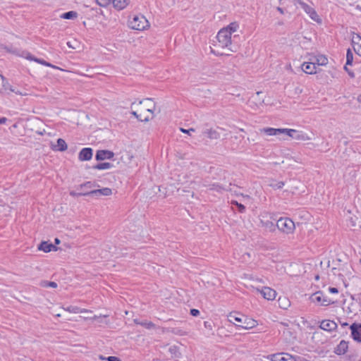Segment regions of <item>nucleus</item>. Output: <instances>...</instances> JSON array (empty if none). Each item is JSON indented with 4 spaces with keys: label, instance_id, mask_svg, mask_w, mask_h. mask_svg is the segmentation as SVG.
Segmentation results:
<instances>
[{
    "label": "nucleus",
    "instance_id": "2eb2a0df",
    "mask_svg": "<svg viewBox=\"0 0 361 361\" xmlns=\"http://www.w3.org/2000/svg\"><path fill=\"white\" fill-rule=\"evenodd\" d=\"M295 5L297 6H299L301 8H302L307 13H308L310 15H314L315 16H317V13H316V11L310 6L307 5L302 1L296 0Z\"/></svg>",
    "mask_w": 361,
    "mask_h": 361
},
{
    "label": "nucleus",
    "instance_id": "338daca9",
    "mask_svg": "<svg viewBox=\"0 0 361 361\" xmlns=\"http://www.w3.org/2000/svg\"><path fill=\"white\" fill-rule=\"evenodd\" d=\"M260 94H262V92H256L257 96H259Z\"/></svg>",
    "mask_w": 361,
    "mask_h": 361
},
{
    "label": "nucleus",
    "instance_id": "f257e3e1",
    "mask_svg": "<svg viewBox=\"0 0 361 361\" xmlns=\"http://www.w3.org/2000/svg\"><path fill=\"white\" fill-rule=\"evenodd\" d=\"M261 133H264L267 135H281L286 134L290 137L292 139L296 140H308L310 138L308 135L302 131L296 130L294 129L288 128H264L260 130Z\"/></svg>",
    "mask_w": 361,
    "mask_h": 361
},
{
    "label": "nucleus",
    "instance_id": "ea45409f",
    "mask_svg": "<svg viewBox=\"0 0 361 361\" xmlns=\"http://www.w3.org/2000/svg\"><path fill=\"white\" fill-rule=\"evenodd\" d=\"M352 44L357 45V47L361 44V37L359 35H356L352 39Z\"/></svg>",
    "mask_w": 361,
    "mask_h": 361
},
{
    "label": "nucleus",
    "instance_id": "423d86ee",
    "mask_svg": "<svg viewBox=\"0 0 361 361\" xmlns=\"http://www.w3.org/2000/svg\"><path fill=\"white\" fill-rule=\"evenodd\" d=\"M350 337L353 341L361 343V323L353 322L350 325Z\"/></svg>",
    "mask_w": 361,
    "mask_h": 361
},
{
    "label": "nucleus",
    "instance_id": "13d9d810",
    "mask_svg": "<svg viewBox=\"0 0 361 361\" xmlns=\"http://www.w3.org/2000/svg\"><path fill=\"white\" fill-rule=\"evenodd\" d=\"M155 109V104H153V107L151 109H147V111L149 112H151L152 114L154 113V110Z\"/></svg>",
    "mask_w": 361,
    "mask_h": 361
},
{
    "label": "nucleus",
    "instance_id": "bb28decb",
    "mask_svg": "<svg viewBox=\"0 0 361 361\" xmlns=\"http://www.w3.org/2000/svg\"><path fill=\"white\" fill-rule=\"evenodd\" d=\"M314 63L316 66H326L328 63V59L324 55H319Z\"/></svg>",
    "mask_w": 361,
    "mask_h": 361
},
{
    "label": "nucleus",
    "instance_id": "bf43d9fd",
    "mask_svg": "<svg viewBox=\"0 0 361 361\" xmlns=\"http://www.w3.org/2000/svg\"><path fill=\"white\" fill-rule=\"evenodd\" d=\"M152 99L151 98H146V99H144L143 100H140L139 102H138V105L140 104H142V103L144 102V101H152Z\"/></svg>",
    "mask_w": 361,
    "mask_h": 361
},
{
    "label": "nucleus",
    "instance_id": "de8ad7c7",
    "mask_svg": "<svg viewBox=\"0 0 361 361\" xmlns=\"http://www.w3.org/2000/svg\"><path fill=\"white\" fill-rule=\"evenodd\" d=\"M180 131L184 133H187L188 135H191V132H195V129L194 128H189V129H184L183 128H180Z\"/></svg>",
    "mask_w": 361,
    "mask_h": 361
},
{
    "label": "nucleus",
    "instance_id": "0e129e2a",
    "mask_svg": "<svg viewBox=\"0 0 361 361\" xmlns=\"http://www.w3.org/2000/svg\"><path fill=\"white\" fill-rule=\"evenodd\" d=\"M277 9H278V11H279V12H281V13H283V8H281V7H278V8H277Z\"/></svg>",
    "mask_w": 361,
    "mask_h": 361
},
{
    "label": "nucleus",
    "instance_id": "f704fd0d",
    "mask_svg": "<svg viewBox=\"0 0 361 361\" xmlns=\"http://www.w3.org/2000/svg\"><path fill=\"white\" fill-rule=\"evenodd\" d=\"M283 353H276V354H272V355H270L268 358H269L271 360V361H281V359H282V355H283Z\"/></svg>",
    "mask_w": 361,
    "mask_h": 361
},
{
    "label": "nucleus",
    "instance_id": "8fccbe9b",
    "mask_svg": "<svg viewBox=\"0 0 361 361\" xmlns=\"http://www.w3.org/2000/svg\"><path fill=\"white\" fill-rule=\"evenodd\" d=\"M204 326L206 329H208L209 330H212V322H208V321H205L204 322Z\"/></svg>",
    "mask_w": 361,
    "mask_h": 361
},
{
    "label": "nucleus",
    "instance_id": "5fc2aeb1",
    "mask_svg": "<svg viewBox=\"0 0 361 361\" xmlns=\"http://www.w3.org/2000/svg\"><path fill=\"white\" fill-rule=\"evenodd\" d=\"M46 63L47 65H45V66H47V67H51L53 68H56V69H59V68L54 65H52L51 63H50L49 62L47 61H46Z\"/></svg>",
    "mask_w": 361,
    "mask_h": 361
},
{
    "label": "nucleus",
    "instance_id": "c03bdc74",
    "mask_svg": "<svg viewBox=\"0 0 361 361\" xmlns=\"http://www.w3.org/2000/svg\"><path fill=\"white\" fill-rule=\"evenodd\" d=\"M348 65H346V63H345L343 68L347 72V73L348 74V75L350 78H354L355 76V73L351 69L348 68Z\"/></svg>",
    "mask_w": 361,
    "mask_h": 361
},
{
    "label": "nucleus",
    "instance_id": "58836bf2",
    "mask_svg": "<svg viewBox=\"0 0 361 361\" xmlns=\"http://www.w3.org/2000/svg\"><path fill=\"white\" fill-rule=\"evenodd\" d=\"M87 191H84V192H77L75 191H71L70 192V195L72 196V197H81V196H86L87 197Z\"/></svg>",
    "mask_w": 361,
    "mask_h": 361
},
{
    "label": "nucleus",
    "instance_id": "864d4df0",
    "mask_svg": "<svg viewBox=\"0 0 361 361\" xmlns=\"http://www.w3.org/2000/svg\"><path fill=\"white\" fill-rule=\"evenodd\" d=\"M329 291L331 293L336 294V293H338V289L337 288H335V287H329Z\"/></svg>",
    "mask_w": 361,
    "mask_h": 361
},
{
    "label": "nucleus",
    "instance_id": "09e8293b",
    "mask_svg": "<svg viewBox=\"0 0 361 361\" xmlns=\"http://www.w3.org/2000/svg\"><path fill=\"white\" fill-rule=\"evenodd\" d=\"M106 360L107 361H121V359L116 356H109Z\"/></svg>",
    "mask_w": 361,
    "mask_h": 361
},
{
    "label": "nucleus",
    "instance_id": "4d7b16f0",
    "mask_svg": "<svg viewBox=\"0 0 361 361\" xmlns=\"http://www.w3.org/2000/svg\"><path fill=\"white\" fill-rule=\"evenodd\" d=\"M310 18H311L312 20H315V21H317V22H318V21H319V20H319V18H318V16H315L314 15H310Z\"/></svg>",
    "mask_w": 361,
    "mask_h": 361
},
{
    "label": "nucleus",
    "instance_id": "9d476101",
    "mask_svg": "<svg viewBox=\"0 0 361 361\" xmlns=\"http://www.w3.org/2000/svg\"><path fill=\"white\" fill-rule=\"evenodd\" d=\"M337 327V324L329 319H324L322 321L319 325L320 329L329 332L336 330Z\"/></svg>",
    "mask_w": 361,
    "mask_h": 361
},
{
    "label": "nucleus",
    "instance_id": "6e6d98bb",
    "mask_svg": "<svg viewBox=\"0 0 361 361\" xmlns=\"http://www.w3.org/2000/svg\"><path fill=\"white\" fill-rule=\"evenodd\" d=\"M7 118L6 117H0V124H4L7 121Z\"/></svg>",
    "mask_w": 361,
    "mask_h": 361
},
{
    "label": "nucleus",
    "instance_id": "aec40b11",
    "mask_svg": "<svg viewBox=\"0 0 361 361\" xmlns=\"http://www.w3.org/2000/svg\"><path fill=\"white\" fill-rule=\"evenodd\" d=\"M204 133L207 134L209 139L217 140L220 137V133L215 129H207L204 131Z\"/></svg>",
    "mask_w": 361,
    "mask_h": 361
},
{
    "label": "nucleus",
    "instance_id": "473e14b6",
    "mask_svg": "<svg viewBox=\"0 0 361 361\" xmlns=\"http://www.w3.org/2000/svg\"><path fill=\"white\" fill-rule=\"evenodd\" d=\"M97 186V184L94 183V182H92V181H87L84 183H82L79 185V188L81 190H83V189H90V188H92L93 187H96Z\"/></svg>",
    "mask_w": 361,
    "mask_h": 361
},
{
    "label": "nucleus",
    "instance_id": "2f4dec72",
    "mask_svg": "<svg viewBox=\"0 0 361 361\" xmlns=\"http://www.w3.org/2000/svg\"><path fill=\"white\" fill-rule=\"evenodd\" d=\"M231 204L235 205L237 208V210L240 213H244L245 212V209H246L245 206L244 204H243L242 203H239L236 200H232Z\"/></svg>",
    "mask_w": 361,
    "mask_h": 361
},
{
    "label": "nucleus",
    "instance_id": "680f3d73",
    "mask_svg": "<svg viewBox=\"0 0 361 361\" xmlns=\"http://www.w3.org/2000/svg\"><path fill=\"white\" fill-rule=\"evenodd\" d=\"M357 101L359 102V103H361V94L358 95L357 97Z\"/></svg>",
    "mask_w": 361,
    "mask_h": 361
},
{
    "label": "nucleus",
    "instance_id": "72a5a7b5",
    "mask_svg": "<svg viewBox=\"0 0 361 361\" xmlns=\"http://www.w3.org/2000/svg\"><path fill=\"white\" fill-rule=\"evenodd\" d=\"M41 286L44 288L51 287V288H56L58 286V285L56 282L48 281H42L41 282Z\"/></svg>",
    "mask_w": 361,
    "mask_h": 361
},
{
    "label": "nucleus",
    "instance_id": "c756f323",
    "mask_svg": "<svg viewBox=\"0 0 361 361\" xmlns=\"http://www.w3.org/2000/svg\"><path fill=\"white\" fill-rule=\"evenodd\" d=\"M239 25L237 22L231 23L227 27H224L223 29H226V30L229 31L230 35H231L233 32H235L238 28Z\"/></svg>",
    "mask_w": 361,
    "mask_h": 361
},
{
    "label": "nucleus",
    "instance_id": "7ed1b4c3",
    "mask_svg": "<svg viewBox=\"0 0 361 361\" xmlns=\"http://www.w3.org/2000/svg\"><path fill=\"white\" fill-rule=\"evenodd\" d=\"M128 25L131 29L144 30L149 26L148 20L142 15H135L132 20L128 21Z\"/></svg>",
    "mask_w": 361,
    "mask_h": 361
},
{
    "label": "nucleus",
    "instance_id": "c9c22d12",
    "mask_svg": "<svg viewBox=\"0 0 361 361\" xmlns=\"http://www.w3.org/2000/svg\"><path fill=\"white\" fill-rule=\"evenodd\" d=\"M131 114L140 121L141 122H148L149 121V118L148 116L145 118H141V115L137 114V113L135 111H133Z\"/></svg>",
    "mask_w": 361,
    "mask_h": 361
},
{
    "label": "nucleus",
    "instance_id": "4468645a",
    "mask_svg": "<svg viewBox=\"0 0 361 361\" xmlns=\"http://www.w3.org/2000/svg\"><path fill=\"white\" fill-rule=\"evenodd\" d=\"M38 250H42L44 252H49L51 250L56 251L58 250V247L52 244L51 243H49L48 241H42L38 245Z\"/></svg>",
    "mask_w": 361,
    "mask_h": 361
},
{
    "label": "nucleus",
    "instance_id": "774afa93",
    "mask_svg": "<svg viewBox=\"0 0 361 361\" xmlns=\"http://www.w3.org/2000/svg\"><path fill=\"white\" fill-rule=\"evenodd\" d=\"M11 89H18L16 87L11 85Z\"/></svg>",
    "mask_w": 361,
    "mask_h": 361
},
{
    "label": "nucleus",
    "instance_id": "1a4fd4ad",
    "mask_svg": "<svg viewBox=\"0 0 361 361\" xmlns=\"http://www.w3.org/2000/svg\"><path fill=\"white\" fill-rule=\"evenodd\" d=\"M93 149L91 147L82 148L79 154L78 159L81 161H89L92 158Z\"/></svg>",
    "mask_w": 361,
    "mask_h": 361
},
{
    "label": "nucleus",
    "instance_id": "7c9ffc66",
    "mask_svg": "<svg viewBox=\"0 0 361 361\" xmlns=\"http://www.w3.org/2000/svg\"><path fill=\"white\" fill-rule=\"evenodd\" d=\"M353 63V54L352 50L348 48L346 51V65L352 66Z\"/></svg>",
    "mask_w": 361,
    "mask_h": 361
},
{
    "label": "nucleus",
    "instance_id": "4c0bfd02",
    "mask_svg": "<svg viewBox=\"0 0 361 361\" xmlns=\"http://www.w3.org/2000/svg\"><path fill=\"white\" fill-rule=\"evenodd\" d=\"M173 334L178 336L186 335V332L179 328H173L171 331Z\"/></svg>",
    "mask_w": 361,
    "mask_h": 361
},
{
    "label": "nucleus",
    "instance_id": "0eeeda50",
    "mask_svg": "<svg viewBox=\"0 0 361 361\" xmlns=\"http://www.w3.org/2000/svg\"><path fill=\"white\" fill-rule=\"evenodd\" d=\"M112 194V190L109 188H103L102 189H96L87 191V197L109 196Z\"/></svg>",
    "mask_w": 361,
    "mask_h": 361
},
{
    "label": "nucleus",
    "instance_id": "c85d7f7f",
    "mask_svg": "<svg viewBox=\"0 0 361 361\" xmlns=\"http://www.w3.org/2000/svg\"><path fill=\"white\" fill-rule=\"evenodd\" d=\"M169 353L171 355L172 357L178 358L181 356V353L180 352L179 347L176 345H172L169 348Z\"/></svg>",
    "mask_w": 361,
    "mask_h": 361
},
{
    "label": "nucleus",
    "instance_id": "393cba45",
    "mask_svg": "<svg viewBox=\"0 0 361 361\" xmlns=\"http://www.w3.org/2000/svg\"><path fill=\"white\" fill-rule=\"evenodd\" d=\"M323 297V292L319 290L317 291L316 293H313L310 299L312 302H321L322 298Z\"/></svg>",
    "mask_w": 361,
    "mask_h": 361
},
{
    "label": "nucleus",
    "instance_id": "69168bd1",
    "mask_svg": "<svg viewBox=\"0 0 361 361\" xmlns=\"http://www.w3.org/2000/svg\"><path fill=\"white\" fill-rule=\"evenodd\" d=\"M314 279H315L316 281H318L319 279V275H316Z\"/></svg>",
    "mask_w": 361,
    "mask_h": 361
},
{
    "label": "nucleus",
    "instance_id": "6e6552de",
    "mask_svg": "<svg viewBox=\"0 0 361 361\" xmlns=\"http://www.w3.org/2000/svg\"><path fill=\"white\" fill-rule=\"evenodd\" d=\"M114 157V153L112 151L107 149H99L96 152L95 159L98 161H100L105 159H112Z\"/></svg>",
    "mask_w": 361,
    "mask_h": 361
},
{
    "label": "nucleus",
    "instance_id": "6ab92c4d",
    "mask_svg": "<svg viewBox=\"0 0 361 361\" xmlns=\"http://www.w3.org/2000/svg\"><path fill=\"white\" fill-rule=\"evenodd\" d=\"M130 0H113L114 7L118 11L124 9L129 4Z\"/></svg>",
    "mask_w": 361,
    "mask_h": 361
},
{
    "label": "nucleus",
    "instance_id": "a18cd8bd",
    "mask_svg": "<svg viewBox=\"0 0 361 361\" xmlns=\"http://www.w3.org/2000/svg\"><path fill=\"white\" fill-rule=\"evenodd\" d=\"M322 305L323 306H327L331 303H334V302H331V300L326 296L324 295L322 298Z\"/></svg>",
    "mask_w": 361,
    "mask_h": 361
},
{
    "label": "nucleus",
    "instance_id": "49530a36",
    "mask_svg": "<svg viewBox=\"0 0 361 361\" xmlns=\"http://www.w3.org/2000/svg\"><path fill=\"white\" fill-rule=\"evenodd\" d=\"M190 314L193 317H197L200 312L197 309H190Z\"/></svg>",
    "mask_w": 361,
    "mask_h": 361
},
{
    "label": "nucleus",
    "instance_id": "a19ab883",
    "mask_svg": "<svg viewBox=\"0 0 361 361\" xmlns=\"http://www.w3.org/2000/svg\"><path fill=\"white\" fill-rule=\"evenodd\" d=\"M358 355L357 353H350L346 356L347 361H357Z\"/></svg>",
    "mask_w": 361,
    "mask_h": 361
},
{
    "label": "nucleus",
    "instance_id": "cd10ccee",
    "mask_svg": "<svg viewBox=\"0 0 361 361\" xmlns=\"http://www.w3.org/2000/svg\"><path fill=\"white\" fill-rule=\"evenodd\" d=\"M279 306L283 310H286L290 306V301L286 297H279Z\"/></svg>",
    "mask_w": 361,
    "mask_h": 361
},
{
    "label": "nucleus",
    "instance_id": "603ef678",
    "mask_svg": "<svg viewBox=\"0 0 361 361\" xmlns=\"http://www.w3.org/2000/svg\"><path fill=\"white\" fill-rule=\"evenodd\" d=\"M35 62H37V63H39V64H42V65H43V66L47 65V63H46V61H45V60H44V59H39V58H37V57H36V59H35Z\"/></svg>",
    "mask_w": 361,
    "mask_h": 361
},
{
    "label": "nucleus",
    "instance_id": "9b49d317",
    "mask_svg": "<svg viewBox=\"0 0 361 361\" xmlns=\"http://www.w3.org/2000/svg\"><path fill=\"white\" fill-rule=\"evenodd\" d=\"M348 350V342L341 340L337 346L334 348V353L337 355H343Z\"/></svg>",
    "mask_w": 361,
    "mask_h": 361
},
{
    "label": "nucleus",
    "instance_id": "3c124183",
    "mask_svg": "<svg viewBox=\"0 0 361 361\" xmlns=\"http://www.w3.org/2000/svg\"><path fill=\"white\" fill-rule=\"evenodd\" d=\"M353 49L357 55L361 56V44L357 47H353Z\"/></svg>",
    "mask_w": 361,
    "mask_h": 361
},
{
    "label": "nucleus",
    "instance_id": "5701e85b",
    "mask_svg": "<svg viewBox=\"0 0 361 361\" xmlns=\"http://www.w3.org/2000/svg\"><path fill=\"white\" fill-rule=\"evenodd\" d=\"M78 13L75 11H70L68 12H65L61 15V18L66 20H73L78 17Z\"/></svg>",
    "mask_w": 361,
    "mask_h": 361
},
{
    "label": "nucleus",
    "instance_id": "a878e982",
    "mask_svg": "<svg viewBox=\"0 0 361 361\" xmlns=\"http://www.w3.org/2000/svg\"><path fill=\"white\" fill-rule=\"evenodd\" d=\"M281 361H298V360H301L300 357L294 356L287 353H283Z\"/></svg>",
    "mask_w": 361,
    "mask_h": 361
},
{
    "label": "nucleus",
    "instance_id": "20e7f679",
    "mask_svg": "<svg viewBox=\"0 0 361 361\" xmlns=\"http://www.w3.org/2000/svg\"><path fill=\"white\" fill-rule=\"evenodd\" d=\"M276 228L284 233L290 234L293 233L295 226L294 222L290 218L281 217L276 221Z\"/></svg>",
    "mask_w": 361,
    "mask_h": 361
},
{
    "label": "nucleus",
    "instance_id": "f03ea898",
    "mask_svg": "<svg viewBox=\"0 0 361 361\" xmlns=\"http://www.w3.org/2000/svg\"><path fill=\"white\" fill-rule=\"evenodd\" d=\"M228 318L230 322H236L239 323L235 324L238 329H251L258 325L256 320L239 312H231Z\"/></svg>",
    "mask_w": 361,
    "mask_h": 361
},
{
    "label": "nucleus",
    "instance_id": "e2e57ef3",
    "mask_svg": "<svg viewBox=\"0 0 361 361\" xmlns=\"http://www.w3.org/2000/svg\"><path fill=\"white\" fill-rule=\"evenodd\" d=\"M341 325L342 326H348V322L341 323Z\"/></svg>",
    "mask_w": 361,
    "mask_h": 361
},
{
    "label": "nucleus",
    "instance_id": "b1692460",
    "mask_svg": "<svg viewBox=\"0 0 361 361\" xmlns=\"http://www.w3.org/2000/svg\"><path fill=\"white\" fill-rule=\"evenodd\" d=\"M209 189L211 190H215V191H217L219 192H221L223 190H228V188H229V186L228 188H226V186H224V185L219 184V183H212V184L209 185Z\"/></svg>",
    "mask_w": 361,
    "mask_h": 361
},
{
    "label": "nucleus",
    "instance_id": "37998d69",
    "mask_svg": "<svg viewBox=\"0 0 361 361\" xmlns=\"http://www.w3.org/2000/svg\"><path fill=\"white\" fill-rule=\"evenodd\" d=\"M26 59H28V60H30V61H35L36 59V57L35 56H33L32 54H31L30 52L28 51H25L23 52V55Z\"/></svg>",
    "mask_w": 361,
    "mask_h": 361
},
{
    "label": "nucleus",
    "instance_id": "4be33fe9",
    "mask_svg": "<svg viewBox=\"0 0 361 361\" xmlns=\"http://www.w3.org/2000/svg\"><path fill=\"white\" fill-rule=\"evenodd\" d=\"M112 166H113V164L109 162H102V163H98L95 165H93L92 166H91V168L93 169H97V170H104V169H110Z\"/></svg>",
    "mask_w": 361,
    "mask_h": 361
},
{
    "label": "nucleus",
    "instance_id": "412c9836",
    "mask_svg": "<svg viewBox=\"0 0 361 361\" xmlns=\"http://www.w3.org/2000/svg\"><path fill=\"white\" fill-rule=\"evenodd\" d=\"M134 322L136 324H139L142 326H144L145 327L146 329H154L155 325L153 322H148L147 320H144V321H140L139 319H134Z\"/></svg>",
    "mask_w": 361,
    "mask_h": 361
},
{
    "label": "nucleus",
    "instance_id": "ddd939ff",
    "mask_svg": "<svg viewBox=\"0 0 361 361\" xmlns=\"http://www.w3.org/2000/svg\"><path fill=\"white\" fill-rule=\"evenodd\" d=\"M316 63L314 62H304L302 65V71L307 74H315L318 72Z\"/></svg>",
    "mask_w": 361,
    "mask_h": 361
},
{
    "label": "nucleus",
    "instance_id": "e433bc0d",
    "mask_svg": "<svg viewBox=\"0 0 361 361\" xmlns=\"http://www.w3.org/2000/svg\"><path fill=\"white\" fill-rule=\"evenodd\" d=\"M285 183L283 181H276L270 184V186L274 189H281L283 187Z\"/></svg>",
    "mask_w": 361,
    "mask_h": 361
},
{
    "label": "nucleus",
    "instance_id": "f8f14e48",
    "mask_svg": "<svg viewBox=\"0 0 361 361\" xmlns=\"http://www.w3.org/2000/svg\"><path fill=\"white\" fill-rule=\"evenodd\" d=\"M260 293L262 295L263 298L268 300H274L277 295L275 290L267 286L263 287Z\"/></svg>",
    "mask_w": 361,
    "mask_h": 361
},
{
    "label": "nucleus",
    "instance_id": "a211bd4d",
    "mask_svg": "<svg viewBox=\"0 0 361 361\" xmlns=\"http://www.w3.org/2000/svg\"><path fill=\"white\" fill-rule=\"evenodd\" d=\"M2 89L5 91L9 90L10 92H14L16 94L23 95L24 94L18 89H11V85L8 81L4 77V82L1 85Z\"/></svg>",
    "mask_w": 361,
    "mask_h": 361
},
{
    "label": "nucleus",
    "instance_id": "dca6fc26",
    "mask_svg": "<svg viewBox=\"0 0 361 361\" xmlns=\"http://www.w3.org/2000/svg\"><path fill=\"white\" fill-rule=\"evenodd\" d=\"M260 224L267 231L274 232L276 229V224H274V223L270 220L261 219Z\"/></svg>",
    "mask_w": 361,
    "mask_h": 361
},
{
    "label": "nucleus",
    "instance_id": "39448f33",
    "mask_svg": "<svg viewBox=\"0 0 361 361\" xmlns=\"http://www.w3.org/2000/svg\"><path fill=\"white\" fill-rule=\"evenodd\" d=\"M216 38L220 46L223 48L228 47L231 44V35L229 31L226 30V29H221L216 35Z\"/></svg>",
    "mask_w": 361,
    "mask_h": 361
},
{
    "label": "nucleus",
    "instance_id": "79ce46f5",
    "mask_svg": "<svg viewBox=\"0 0 361 361\" xmlns=\"http://www.w3.org/2000/svg\"><path fill=\"white\" fill-rule=\"evenodd\" d=\"M96 1L98 5L104 7L110 4L113 0H96Z\"/></svg>",
    "mask_w": 361,
    "mask_h": 361
},
{
    "label": "nucleus",
    "instance_id": "f3484780",
    "mask_svg": "<svg viewBox=\"0 0 361 361\" xmlns=\"http://www.w3.org/2000/svg\"><path fill=\"white\" fill-rule=\"evenodd\" d=\"M68 145L66 141L62 138H58L56 140V145H53L51 149L54 151L64 152L67 149Z\"/></svg>",
    "mask_w": 361,
    "mask_h": 361
},
{
    "label": "nucleus",
    "instance_id": "052dcab7",
    "mask_svg": "<svg viewBox=\"0 0 361 361\" xmlns=\"http://www.w3.org/2000/svg\"><path fill=\"white\" fill-rule=\"evenodd\" d=\"M60 243H61V240H60L59 238H56L54 239V243H55V245H59V244H60Z\"/></svg>",
    "mask_w": 361,
    "mask_h": 361
}]
</instances>
